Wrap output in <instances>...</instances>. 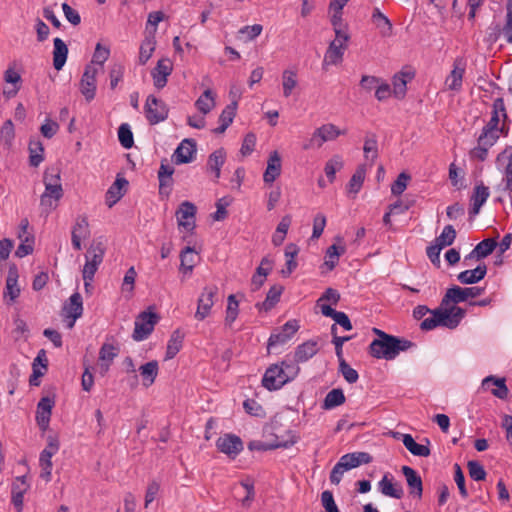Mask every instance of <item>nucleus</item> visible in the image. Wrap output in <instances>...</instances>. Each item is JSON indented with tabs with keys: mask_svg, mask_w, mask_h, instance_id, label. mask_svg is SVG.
<instances>
[{
	"mask_svg": "<svg viewBox=\"0 0 512 512\" xmlns=\"http://www.w3.org/2000/svg\"><path fill=\"white\" fill-rule=\"evenodd\" d=\"M373 332L378 336V338L371 342L369 348L370 354L375 358L392 360L400 352L406 351L414 346V343L411 341L389 335L380 329L373 328Z\"/></svg>",
	"mask_w": 512,
	"mask_h": 512,
	"instance_id": "1",
	"label": "nucleus"
},
{
	"mask_svg": "<svg viewBox=\"0 0 512 512\" xmlns=\"http://www.w3.org/2000/svg\"><path fill=\"white\" fill-rule=\"evenodd\" d=\"M429 314L430 316L425 318L420 324L422 330L430 331L438 326L455 329L464 318L466 311L456 305H443L442 300L440 306L431 310Z\"/></svg>",
	"mask_w": 512,
	"mask_h": 512,
	"instance_id": "2",
	"label": "nucleus"
},
{
	"mask_svg": "<svg viewBox=\"0 0 512 512\" xmlns=\"http://www.w3.org/2000/svg\"><path fill=\"white\" fill-rule=\"evenodd\" d=\"M300 372L298 365L284 360L281 364H272L265 371L262 385L269 391L278 390L292 381Z\"/></svg>",
	"mask_w": 512,
	"mask_h": 512,
	"instance_id": "3",
	"label": "nucleus"
},
{
	"mask_svg": "<svg viewBox=\"0 0 512 512\" xmlns=\"http://www.w3.org/2000/svg\"><path fill=\"white\" fill-rule=\"evenodd\" d=\"M43 182L45 191L41 195L40 204L45 211H50L58 205L63 196L60 173L55 168H48L44 172Z\"/></svg>",
	"mask_w": 512,
	"mask_h": 512,
	"instance_id": "4",
	"label": "nucleus"
},
{
	"mask_svg": "<svg viewBox=\"0 0 512 512\" xmlns=\"http://www.w3.org/2000/svg\"><path fill=\"white\" fill-rule=\"evenodd\" d=\"M106 240L104 237H96L90 243L85 253V264L82 269L83 279L93 280L95 273L102 264L106 253Z\"/></svg>",
	"mask_w": 512,
	"mask_h": 512,
	"instance_id": "5",
	"label": "nucleus"
},
{
	"mask_svg": "<svg viewBox=\"0 0 512 512\" xmlns=\"http://www.w3.org/2000/svg\"><path fill=\"white\" fill-rule=\"evenodd\" d=\"M350 35L348 32H338L334 40L330 42L322 62L323 69L327 70L329 66L339 65L343 61L344 53L348 47Z\"/></svg>",
	"mask_w": 512,
	"mask_h": 512,
	"instance_id": "6",
	"label": "nucleus"
},
{
	"mask_svg": "<svg viewBox=\"0 0 512 512\" xmlns=\"http://www.w3.org/2000/svg\"><path fill=\"white\" fill-rule=\"evenodd\" d=\"M144 110L146 118L151 125L163 122L168 117L167 105L153 95H149L146 99Z\"/></svg>",
	"mask_w": 512,
	"mask_h": 512,
	"instance_id": "7",
	"label": "nucleus"
},
{
	"mask_svg": "<svg viewBox=\"0 0 512 512\" xmlns=\"http://www.w3.org/2000/svg\"><path fill=\"white\" fill-rule=\"evenodd\" d=\"M158 321L156 313L144 311L135 320V328L132 337L135 341L146 339L153 331Z\"/></svg>",
	"mask_w": 512,
	"mask_h": 512,
	"instance_id": "8",
	"label": "nucleus"
},
{
	"mask_svg": "<svg viewBox=\"0 0 512 512\" xmlns=\"http://www.w3.org/2000/svg\"><path fill=\"white\" fill-rule=\"evenodd\" d=\"M483 293L484 288L480 287L462 288L459 286H454L446 291V294L443 297V305L451 306L450 303H453V305H455L460 302L466 301L468 298L478 297Z\"/></svg>",
	"mask_w": 512,
	"mask_h": 512,
	"instance_id": "9",
	"label": "nucleus"
},
{
	"mask_svg": "<svg viewBox=\"0 0 512 512\" xmlns=\"http://www.w3.org/2000/svg\"><path fill=\"white\" fill-rule=\"evenodd\" d=\"M98 73L99 68L94 65H87L81 77L79 84L80 92L88 102L95 98L97 89L96 77Z\"/></svg>",
	"mask_w": 512,
	"mask_h": 512,
	"instance_id": "10",
	"label": "nucleus"
},
{
	"mask_svg": "<svg viewBox=\"0 0 512 512\" xmlns=\"http://www.w3.org/2000/svg\"><path fill=\"white\" fill-rule=\"evenodd\" d=\"M217 294L218 287L216 285H210L203 288V291L198 298L197 310L195 312V318L197 320L202 321L209 316L214 305V298Z\"/></svg>",
	"mask_w": 512,
	"mask_h": 512,
	"instance_id": "11",
	"label": "nucleus"
},
{
	"mask_svg": "<svg viewBox=\"0 0 512 512\" xmlns=\"http://www.w3.org/2000/svg\"><path fill=\"white\" fill-rule=\"evenodd\" d=\"M466 71V61L463 58H456L453 68L445 79V86L448 90L459 92L462 89L463 77Z\"/></svg>",
	"mask_w": 512,
	"mask_h": 512,
	"instance_id": "12",
	"label": "nucleus"
},
{
	"mask_svg": "<svg viewBox=\"0 0 512 512\" xmlns=\"http://www.w3.org/2000/svg\"><path fill=\"white\" fill-rule=\"evenodd\" d=\"M300 326L297 320H289L283 326L281 331L273 333L268 339V350H271L277 345L287 343L292 336L299 330Z\"/></svg>",
	"mask_w": 512,
	"mask_h": 512,
	"instance_id": "13",
	"label": "nucleus"
},
{
	"mask_svg": "<svg viewBox=\"0 0 512 512\" xmlns=\"http://www.w3.org/2000/svg\"><path fill=\"white\" fill-rule=\"evenodd\" d=\"M216 447L222 453L235 458L243 450V442L234 434H225L217 439Z\"/></svg>",
	"mask_w": 512,
	"mask_h": 512,
	"instance_id": "14",
	"label": "nucleus"
},
{
	"mask_svg": "<svg viewBox=\"0 0 512 512\" xmlns=\"http://www.w3.org/2000/svg\"><path fill=\"white\" fill-rule=\"evenodd\" d=\"M173 71V64L170 59L163 58L158 60L156 67L151 71L154 86L162 89L167 84V79Z\"/></svg>",
	"mask_w": 512,
	"mask_h": 512,
	"instance_id": "15",
	"label": "nucleus"
},
{
	"mask_svg": "<svg viewBox=\"0 0 512 512\" xmlns=\"http://www.w3.org/2000/svg\"><path fill=\"white\" fill-rule=\"evenodd\" d=\"M497 242L494 238H487L479 242L475 248L464 257V264L470 265L471 260H480L490 255L497 247Z\"/></svg>",
	"mask_w": 512,
	"mask_h": 512,
	"instance_id": "16",
	"label": "nucleus"
},
{
	"mask_svg": "<svg viewBox=\"0 0 512 512\" xmlns=\"http://www.w3.org/2000/svg\"><path fill=\"white\" fill-rule=\"evenodd\" d=\"M30 485L27 482L26 476H19L12 483L11 487V501L17 512L23 510V496L29 489Z\"/></svg>",
	"mask_w": 512,
	"mask_h": 512,
	"instance_id": "17",
	"label": "nucleus"
},
{
	"mask_svg": "<svg viewBox=\"0 0 512 512\" xmlns=\"http://www.w3.org/2000/svg\"><path fill=\"white\" fill-rule=\"evenodd\" d=\"M28 228L29 226H20L18 238L21 240V243L15 251V256L18 258H23L33 253L35 238Z\"/></svg>",
	"mask_w": 512,
	"mask_h": 512,
	"instance_id": "18",
	"label": "nucleus"
},
{
	"mask_svg": "<svg viewBox=\"0 0 512 512\" xmlns=\"http://www.w3.org/2000/svg\"><path fill=\"white\" fill-rule=\"evenodd\" d=\"M196 154V143L191 139H184L175 150L174 157L177 164L190 163Z\"/></svg>",
	"mask_w": 512,
	"mask_h": 512,
	"instance_id": "19",
	"label": "nucleus"
},
{
	"mask_svg": "<svg viewBox=\"0 0 512 512\" xmlns=\"http://www.w3.org/2000/svg\"><path fill=\"white\" fill-rule=\"evenodd\" d=\"M54 405V400L48 396L41 398L38 402L36 420L42 429H46L48 427Z\"/></svg>",
	"mask_w": 512,
	"mask_h": 512,
	"instance_id": "20",
	"label": "nucleus"
},
{
	"mask_svg": "<svg viewBox=\"0 0 512 512\" xmlns=\"http://www.w3.org/2000/svg\"><path fill=\"white\" fill-rule=\"evenodd\" d=\"M378 489L383 495L395 499H401L404 495L402 485L398 482H394L393 477H389L388 475H384L379 481Z\"/></svg>",
	"mask_w": 512,
	"mask_h": 512,
	"instance_id": "21",
	"label": "nucleus"
},
{
	"mask_svg": "<svg viewBox=\"0 0 512 512\" xmlns=\"http://www.w3.org/2000/svg\"><path fill=\"white\" fill-rule=\"evenodd\" d=\"M506 118L507 114L504 101L502 98H497L494 100L492 105L491 118L485 126L492 129H502L503 132L505 126L504 123L500 126V121H505Z\"/></svg>",
	"mask_w": 512,
	"mask_h": 512,
	"instance_id": "22",
	"label": "nucleus"
},
{
	"mask_svg": "<svg viewBox=\"0 0 512 512\" xmlns=\"http://www.w3.org/2000/svg\"><path fill=\"white\" fill-rule=\"evenodd\" d=\"M401 471L406 478L407 485L410 489V494L417 498H421L423 492L421 477L413 468L409 466H403Z\"/></svg>",
	"mask_w": 512,
	"mask_h": 512,
	"instance_id": "23",
	"label": "nucleus"
},
{
	"mask_svg": "<svg viewBox=\"0 0 512 512\" xmlns=\"http://www.w3.org/2000/svg\"><path fill=\"white\" fill-rule=\"evenodd\" d=\"M18 270L15 265L11 266L8 270L6 278V287L4 297H8L10 302H14L20 296V287L18 286Z\"/></svg>",
	"mask_w": 512,
	"mask_h": 512,
	"instance_id": "24",
	"label": "nucleus"
},
{
	"mask_svg": "<svg viewBox=\"0 0 512 512\" xmlns=\"http://www.w3.org/2000/svg\"><path fill=\"white\" fill-rule=\"evenodd\" d=\"M281 173V157L277 151H273L267 161V167L263 175L265 183H273Z\"/></svg>",
	"mask_w": 512,
	"mask_h": 512,
	"instance_id": "25",
	"label": "nucleus"
},
{
	"mask_svg": "<svg viewBox=\"0 0 512 512\" xmlns=\"http://www.w3.org/2000/svg\"><path fill=\"white\" fill-rule=\"evenodd\" d=\"M319 348L316 341L309 340L299 345L294 353V361L296 365L304 363L317 354Z\"/></svg>",
	"mask_w": 512,
	"mask_h": 512,
	"instance_id": "26",
	"label": "nucleus"
},
{
	"mask_svg": "<svg viewBox=\"0 0 512 512\" xmlns=\"http://www.w3.org/2000/svg\"><path fill=\"white\" fill-rule=\"evenodd\" d=\"M489 197V189L484 185L476 186L471 197V208L469 209V220L479 213L481 206Z\"/></svg>",
	"mask_w": 512,
	"mask_h": 512,
	"instance_id": "27",
	"label": "nucleus"
},
{
	"mask_svg": "<svg viewBox=\"0 0 512 512\" xmlns=\"http://www.w3.org/2000/svg\"><path fill=\"white\" fill-rule=\"evenodd\" d=\"M83 313V302L80 293L75 292L69 298L68 303H66L63 307V316L64 317H73L74 319H78L82 316Z\"/></svg>",
	"mask_w": 512,
	"mask_h": 512,
	"instance_id": "28",
	"label": "nucleus"
},
{
	"mask_svg": "<svg viewBox=\"0 0 512 512\" xmlns=\"http://www.w3.org/2000/svg\"><path fill=\"white\" fill-rule=\"evenodd\" d=\"M487 274L485 264L478 265L475 269L465 270L458 274L457 279L462 284H475L481 281Z\"/></svg>",
	"mask_w": 512,
	"mask_h": 512,
	"instance_id": "29",
	"label": "nucleus"
},
{
	"mask_svg": "<svg viewBox=\"0 0 512 512\" xmlns=\"http://www.w3.org/2000/svg\"><path fill=\"white\" fill-rule=\"evenodd\" d=\"M237 102L232 101L231 104L227 105L219 116V127L213 130L216 134H222L226 131V129L231 125L233 119L236 115Z\"/></svg>",
	"mask_w": 512,
	"mask_h": 512,
	"instance_id": "30",
	"label": "nucleus"
},
{
	"mask_svg": "<svg viewBox=\"0 0 512 512\" xmlns=\"http://www.w3.org/2000/svg\"><path fill=\"white\" fill-rule=\"evenodd\" d=\"M314 131L321 145H323L325 142L333 141L340 135L346 133L345 131H341L336 125L332 123L324 124L316 128Z\"/></svg>",
	"mask_w": 512,
	"mask_h": 512,
	"instance_id": "31",
	"label": "nucleus"
},
{
	"mask_svg": "<svg viewBox=\"0 0 512 512\" xmlns=\"http://www.w3.org/2000/svg\"><path fill=\"white\" fill-rule=\"evenodd\" d=\"M128 185L125 178H116L115 182L109 187L106 192V204L112 207L124 195L123 189Z\"/></svg>",
	"mask_w": 512,
	"mask_h": 512,
	"instance_id": "32",
	"label": "nucleus"
},
{
	"mask_svg": "<svg viewBox=\"0 0 512 512\" xmlns=\"http://www.w3.org/2000/svg\"><path fill=\"white\" fill-rule=\"evenodd\" d=\"M158 371L159 365L156 360L149 361L139 367L142 383L145 387H150L154 384Z\"/></svg>",
	"mask_w": 512,
	"mask_h": 512,
	"instance_id": "33",
	"label": "nucleus"
},
{
	"mask_svg": "<svg viewBox=\"0 0 512 512\" xmlns=\"http://www.w3.org/2000/svg\"><path fill=\"white\" fill-rule=\"evenodd\" d=\"M196 211L197 208L193 203L189 201L182 202L175 212L177 224H189L190 222H194Z\"/></svg>",
	"mask_w": 512,
	"mask_h": 512,
	"instance_id": "34",
	"label": "nucleus"
},
{
	"mask_svg": "<svg viewBox=\"0 0 512 512\" xmlns=\"http://www.w3.org/2000/svg\"><path fill=\"white\" fill-rule=\"evenodd\" d=\"M53 44V66L56 70H61L67 60L68 48L60 38H55Z\"/></svg>",
	"mask_w": 512,
	"mask_h": 512,
	"instance_id": "35",
	"label": "nucleus"
},
{
	"mask_svg": "<svg viewBox=\"0 0 512 512\" xmlns=\"http://www.w3.org/2000/svg\"><path fill=\"white\" fill-rule=\"evenodd\" d=\"M366 173L367 167L365 164H361L357 167L347 185V192L349 195L355 196L360 191L364 183Z\"/></svg>",
	"mask_w": 512,
	"mask_h": 512,
	"instance_id": "36",
	"label": "nucleus"
},
{
	"mask_svg": "<svg viewBox=\"0 0 512 512\" xmlns=\"http://www.w3.org/2000/svg\"><path fill=\"white\" fill-rule=\"evenodd\" d=\"M197 259L198 257L194 249L191 248L190 246L185 247L180 254V271L185 275L191 274Z\"/></svg>",
	"mask_w": 512,
	"mask_h": 512,
	"instance_id": "37",
	"label": "nucleus"
},
{
	"mask_svg": "<svg viewBox=\"0 0 512 512\" xmlns=\"http://www.w3.org/2000/svg\"><path fill=\"white\" fill-rule=\"evenodd\" d=\"M215 93L211 89H206L195 101V107L203 115L211 112L216 106Z\"/></svg>",
	"mask_w": 512,
	"mask_h": 512,
	"instance_id": "38",
	"label": "nucleus"
},
{
	"mask_svg": "<svg viewBox=\"0 0 512 512\" xmlns=\"http://www.w3.org/2000/svg\"><path fill=\"white\" fill-rule=\"evenodd\" d=\"M372 22L376 26V28L380 31V34L384 37H389L392 35V23L385 16L379 8H375L372 13Z\"/></svg>",
	"mask_w": 512,
	"mask_h": 512,
	"instance_id": "39",
	"label": "nucleus"
},
{
	"mask_svg": "<svg viewBox=\"0 0 512 512\" xmlns=\"http://www.w3.org/2000/svg\"><path fill=\"white\" fill-rule=\"evenodd\" d=\"M496 163L498 166H505V176L503 178L505 189L512 192V153L507 155L505 151L499 154Z\"/></svg>",
	"mask_w": 512,
	"mask_h": 512,
	"instance_id": "40",
	"label": "nucleus"
},
{
	"mask_svg": "<svg viewBox=\"0 0 512 512\" xmlns=\"http://www.w3.org/2000/svg\"><path fill=\"white\" fill-rule=\"evenodd\" d=\"M402 442L405 448L415 456L428 457L430 455L429 447L416 443L410 434H404Z\"/></svg>",
	"mask_w": 512,
	"mask_h": 512,
	"instance_id": "41",
	"label": "nucleus"
},
{
	"mask_svg": "<svg viewBox=\"0 0 512 512\" xmlns=\"http://www.w3.org/2000/svg\"><path fill=\"white\" fill-rule=\"evenodd\" d=\"M156 47V39L153 34L147 35L139 49V63L144 65L152 57Z\"/></svg>",
	"mask_w": 512,
	"mask_h": 512,
	"instance_id": "42",
	"label": "nucleus"
},
{
	"mask_svg": "<svg viewBox=\"0 0 512 512\" xmlns=\"http://www.w3.org/2000/svg\"><path fill=\"white\" fill-rule=\"evenodd\" d=\"M4 80L8 84H12L13 88L12 89H4L3 94L7 98L14 97L18 93L19 88H20V86H19L21 83L20 74L15 69L8 68L4 73Z\"/></svg>",
	"mask_w": 512,
	"mask_h": 512,
	"instance_id": "43",
	"label": "nucleus"
},
{
	"mask_svg": "<svg viewBox=\"0 0 512 512\" xmlns=\"http://www.w3.org/2000/svg\"><path fill=\"white\" fill-rule=\"evenodd\" d=\"M282 88H283V96L288 98L291 96L293 90L298 85V77L297 72L291 69H286L282 72Z\"/></svg>",
	"mask_w": 512,
	"mask_h": 512,
	"instance_id": "44",
	"label": "nucleus"
},
{
	"mask_svg": "<svg viewBox=\"0 0 512 512\" xmlns=\"http://www.w3.org/2000/svg\"><path fill=\"white\" fill-rule=\"evenodd\" d=\"M490 383L496 386V388L491 391L495 397L500 399H505L507 397L509 390L505 384V378L488 376L483 379L482 387L486 388Z\"/></svg>",
	"mask_w": 512,
	"mask_h": 512,
	"instance_id": "45",
	"label": "nucleus"
},
{
	"mask_svg": "<svg viewBox=\"0 0 512 512\" xmlns=\"http://www.w3.org/2000/svg\"><path fill=\"white\" fill-rule=\"evenodd\" d=\"M298 253L299 248L296 244L290 243L285 247L286 268L281 271L284 277L289 276L297 268L295 258Z\"/></svg>",
	"mask_w": 512,
	"mask_h": 512,
	"instance_id": "46",
	"label": "nucleus"
},
{
	"mask_svg": "<svg viewBox=\"0 0 512 512\" xmlns=\"http://www.w3.org/2000/svg\"><path fill=\"white\" fill-rule=\"evenodd\" d=\"M345 400L346 398L343 390L340 388H335L327 393L323 401L322 407L325 410H330L342 405L345 402Z\"/></svg>",
	"mask_w": 512,
	"mask_h": 512,
	"instance_id": "47",
	"label": "nucleus"
},
{
	"mask_svg": "<svg viewBox=\"0 0 512 512\" xmlns=\"http://www.w3.org/2000/svg\"><path fill=\"white\" fill-rule=\"evenodd\" d=\"M184 335L176 330L172 333L166 348L165 360L172 359L180 351L183 344Z\"/></svg>",
	"mask_w": 512,
	"mask_h": 512,
	"instance_id": "48",
	"label": "nucleus"
},
{
	"mask_svg": "<svg viewBox=\"0 0 512 512\" xmlns=\"http://www.w3.org/2000/svg\"><path fill=\"white\" fill-rule=\"evenodd\" d=\"M225 156V151L223 149H218L214 151L208 158L207 167L211 172L215 174L216 179L220 177V171L225 162Z\"/></svg>",
	"mask_w": 512,
	"mask_h": 512,
	"instance_id": "49",
	"label": "nucleus"
},
{
	"mask_svg": "<svg viewBox=\"0 0 512 512\" xmlns=\"http://www.w3.org/2000/svg\"><path fill=\"white\" fill-rule=\"evenodd\" d=\"M91 237L89 226H74L71 232V242L75 250L82 249V242Z\"/></svg>",
	"mask_w": 512,
	"mask_h": 512,
	"instance_id": "50",
	"label": "nucleus"
},
{
	"mask_svg": "<svg viewBox=\"0 0 512 512\" xmlns=\"http://www.w3.org/2000/svg\"><path fill=\"white\" fill-rule=\"evenodd\" d=\"M345 253V247L343 245L333 244L327 251L325 256L324 265L328 270H333L338 263L339 257Z\"/></svg>",
	"mask_w": 512,
	"mask_h": 512,
	"instance_id": "51",
	"label": "nucleus"
},
{
	"mask_svg": "<svg viewBox=\"0 0 512 512\" xmlns=\"http://www.w3.org/2000/svg\"><path fill=\"white\" fill-rule=\"evenodd\" d=\"M343 167L344 161L340 155H334L326 162L324 171L330 183L334 182L336 173Z\"/></svg>",
	"mask_w": 512,
	"mask_h": 512,
	"instance_id": "52",
	"label": "nucleus"
},
{
	"mask_svg": "<svg viewBox=\"0 0 512 512\" xmlns=\"http://www.w3.org/2000/svg\"><path fill=\"white\" fill-rule=\"evenodd\" d=\"M501 133L502 129H492L485 126L478 138V143L491 148L497 142Z\"/></svg>",
	"mask_w": 512,
	"mask_h": 512,
	"instance_id": "53",
	"label": "nucleus"
},
{
	"mask_svg": "<svg viewBox=\"0 0 512 512\" xmlns=\"http://www.w3.org/2000/svg\"><path fill=\"white\" fill-rule=\"evenodd\" d=\"M29 152H30V165L33 167L39 166V164L43 161L44 148L42 143L39 140H32L29 143Z\"/></svg>",
	"mask_w": 512,
	"mask_h": 512,
	"instance_id": "54",
	"label": "nucleus"
},
{
	"mask_svg": "<svg viewBox=\"0 0 512 512\" xmlns=\"http://www.w3.org/2000/svg\"><path fill=\"white\" fill-rule=\"evenodd\" d=\"M456 238V231L453 229V226H445L441 234L436 237L434 244H436L439 248L444 249L447 246H450Z\"/></svg>",
	"mask_w": 512,
	"mask_h": 512,
	"instance_id": "55",
	"label": "nucleus"
},
{
	"mask_svg": "<svg viewBox=\"0 0 512 512\" xmlns=\"http://www.w3.org/2000/svg\"><path fill=\"white\" fill-rule=\"evenodd\" d=\"M118 355V349L113 345L109 343H104L99 351V359L103 362H106L105 364V371L109 369L110 364L114 360L115 357Z\"/></svg>",
	"mask_w": 512,
	"mask_h": 512,
	"instance_id": "56",
	"label": "nucleus"
},
{
	"mask_svg": "<svg viewBox=\"0 0 512 512\" xmlns=\"http://www.w3.org/2000/svg\"><path fill=\"white\" fill-rule=\"evenodd\" d=\"M227 302L228 304L226 309L225 324L227 326H231L238 316L239 303L233 294L228 296Z\"/></svg>",
	"mask_w": 512,
	"mask_h": 512,
	"instance_id": "57",
	"label": "nucleus"
},
{
	"mask_svg": "<svg viewBox=\"0 0 512 512\" xmlns=\"http://www.w3.org/2000/svg\"><path fill=\"white\" fill-rule=\"evenodd\" d=\"M118 139L120 144L125 148L129 149L133 146L134 139L133 133L130 126L127 123H123L118 128Z\"/></svg>",
	"mask_w": 512,
	"mask_h": 512,
	"instance_id": "58",
	"label": "nucleus"
},
{
	"mask_svg": "<svg viewBox=\"0 0 512 512\" xmlns=\"http://www.w3.org/2000/svg\"><path fill=\"white\" fill-rule=\"evenodd\" d=\"M283 291V287L280 285H274L272 286L266 296L265 301L261 304V307L263 309L270 310L278 301L280 298V295Z\"/></svg>",
	"mask_w": 512,
	"mask_h": 512,
	"instance_id": "59",
	"label": "nucleus"
},
{
	"mask_svg": "<svg viewBox=\"0 0 512 512\" xmlns=\"http://www.w3.org/2000/svg\"><path fill=\"white\" fill-rule=\"evenodd\" d=\"M52 456H49L48 453H41L39 457V465L41 468L40 477L44 479L46 482L51 480L52 473Z\"/></svg>",
	"mask_w": 512,
	"mask_h": 512,
	"instance_id": "60",
	"label": "nucleus"
},
{
	"mask_svg": "<svg viewBox=\"0 0 512 512\" xmlns=\"http://www.w3.org/2000/svg\"><path fill=\"white\" fill-rule=\"evenodd\" d=\"M109 56L110 49L106 46H102L101 43H97L92 61L89 65H99L102 68L103 64L108 60Z\"/></svg>",
	"mask_w": 512,
	"mask_h": 512,
	"instance_id": "61",
	"label": "nucleus"
},
{
	"mask_svg": "<svg viewBox=\"0 0 512 512\" xmlns=\"http://www.w3.org/2000/svg\"><path fill=\"white\" fill-rule=\"evenodd\" d=\"M469 476L475 481H483L486 478V471L478 461L471 460L467 463Z\"/></svg>",
	"mask_w": 512,
	"mask_h": 512,
	"instance_id": "62",
	"label": "nucleus"
},
{
	"mask_svg": "<svg viewBox=\"0 0 512 512\" xmlns=\"http://www.w3.org/2000/svg\"><path fill=\"white\" fill-rule=\"evenodd\" d=\"M339 372L342 374L344 379L350 383H356L358 381V372L352 368L344 359L339 361Z\"/></svg>",
	"mask_w": 512,
	"mask_h": 512,
	"instance_id": "63",
	"label": "nucleus"
},
{
	"mask_svg": "<svg viewBox=\"0 0 512 512\" xmlns=\"http://www.w3.org/2000/svg\"><path fill=\"white\" fill-rule=\"evenodd\" d=\"M504 39L512 43V0H507L504 24Z\"/></svg>",
	"mask_w": 512,
	"mask_h": 512,
	"instance_id": "64",
	"label": "nucleus"
}]
</instances>
